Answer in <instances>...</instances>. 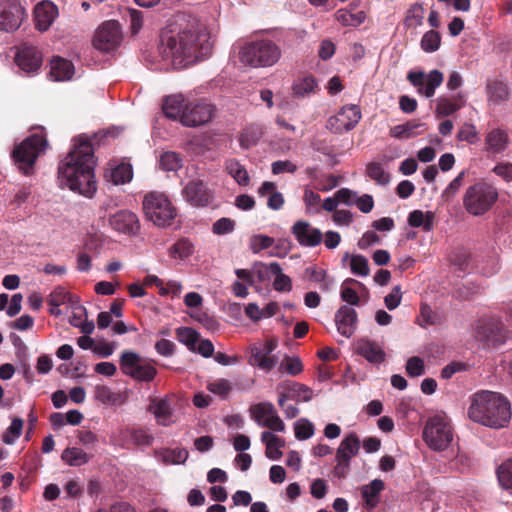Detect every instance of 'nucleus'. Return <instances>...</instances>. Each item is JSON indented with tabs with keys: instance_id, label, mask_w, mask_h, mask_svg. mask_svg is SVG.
Instances as JSON below:
<instances>
[{
	"instance_id": "62",
	"label": "nucleus",
	"mask_w": 512,
	"mask_h": 512,
	"mask_svg": "<svg viewBox=\"0 0 512 512\" xmlns=\"http://www.w3.org/2000/svg\"><path fill=\"white\" fill-rule=\"evenodd\" d=\"M350 282L352 283L356 281L353 279L345 280L341 287V299L350 305L356 306L359 304L360 299L357 292L353 288L346 286V284Z\"/></svg>"
},
{
	"instance_id": "57",
	"label": "nucleus",
	"mask_w": 512,
	"mask_h": 512,
	"mask_svg": "<svg viewBox=\"0 0 512 512\" xmlns=\"http://www.w3.org/2000/svg\"><path fill=\"white\" fill-rule=\"evenodd\" d=\"M157 374V370L150 364L141 365L133 371V375L130 377L139 380L149 382L154 379Z\"/></svg>"
},
{
	"instance_id": "26",
	"label": "nucleus",
	"mask_w": 512,
	"mask_h": 512,
	"mask_svg": "<svg viewBox=\"0 0 512 512\" xmlns=\"http://www.w3.org/2000/svg\"><path fill=\"white\" fill-rule=\"evenodd\" d=\"M510 143L508 132L501 128L491 129L486 137L485 144L488 152L499 154L504 152Z\"/></svg>"
},
{
	"instance_id": "37",
	"label": "nucleus",
	"mask_w": 512,
	"mask_h": 512,
	"mask_svg": "<svg viewBox=\"0 0 512 512\" xmlns=\"http://www.w3.org/2000/svg\"><path fill=\"white\" fill-rule=\"evenodd\" d=\"M271 274L275 275L273 281V287L279 292H289L292 289V281L289 276L282 272V268L279 263L272 262L269 264Z\"/></svg>"
},
{
	"instance_id": "4",
	"label": "nucleus",
	"mask_w": 512,
	"mask_h": 512,
	"mask_svg": "<svg viewBox=\"0 0 512 512\" xmlns=\"http://www.w3.org/2000/svg\"><path fill=\"white\" fill-rule=\"evenodd\" d=\"M281 54L277 44L264 39L245 44L239 51V60L253 68L271 67L279 61Z\"/></svg>"
},
{
	"instance_id": "17",
	"label": "nucleus",
	"mask_w": 512,
	"mask_h": 512,
	"mask_svg": "<svg viewBox=\"0 0 512 512\" xmlns=\"http://www.w3.org/2000/svg\"><path fill=\"white\" fill-rule=\"evenodd\" d=\"M213 115V107L205 102H188L182 124L187 127H197L209 122Z\"/></svg>"
},
{
	"instance_id": "27",
	"label": "nucleus",
	"mask_w": 512,
	"mask_h": 512,
	"mask_svg": "<svg viewBox=\"0 0 512 512\" xmlns=\"http://www.w3.org/2000/svg\"><path fill=\"white\" fill-rule=\"evenodd\" d=\"M356 351L372 364H380L385 360L383 348L378 343L368 339L359 340Z\"/></svg>"
},
{
	"instance_id": "45",
	"label": "nucleus",
	"mask_w": 512,
	"mask_h": 512,
	"mask_svg": "<svg viewBox=\"0 0 512 512\" xmlns=\"http://www.w3.org/2000/svg\"><path fill=\"white\" fill-rule=\"evenodd\" d=\"M23 425V419L18 417L13 418L10 426L2 435V441L7 445H13L16 442V440L21 436Z\"/></svg>"
},
{
	"instance_id": "47",
	"label": "nucleus",
	"mask_w": 512,
	"mask_h": 512,
	"mask_svg": "<svg viewBox=\"0 0 512 512\" xmlns=\"http://www.w3.org/2000/svg\"><path fill=\"white\" fill-rule=\"evenodd\" d=\"M207 389L214 395H217L221 398H226L233 390V384L228 379L218 378L208 382Z\"/></svg>"
},
{
	"instance_id": "14",
	"label": "nucleus",
	"mask_w": 512,
	"mask_h": 512,
	"mask_svg": "<svg viewBox=\"0 0 512 512\" xmlns=\"http://www.w3.org/2000/svg\"><path fill=\"white\" fill-rule=\"evenodd\" d=\"M475 337L483 342L497 345L507 338L504 324L498 319L479 320L474 328Z\"/></svg>"
},
{
	"instance_id": "58",
	"label": "nucleus",
	"mask_w": 512,
	"mask_h": 512,
	"mask_svg": "<svg viewBox=\"0 0 512 512\" xmlns=\"http://www.w3.org/2000/svg\"><path fill=\"white\" fill-rule=\"evenodd\" d=\"M274 244V239L266 235H254L250 239V248L253 253L268 249Z\"/></svg>"
},
{
	"instance_id": "10",
	"label": "nucleus",
	"mask_w": 512,
	"mask_h": 512,
	"mask_svg": "<svg viewBox=\"0 0 512 512\" xmlns=\"http://www.w3.org/2000/svg\"><path fill=\"white\" fill-rule=\"evenodd\" d=\"M250 412L258 426L266 427L273 432H284L286 430L285 423L272 403H258L251 407Z\"/></svg>"
},
{
	"instance_id": "48",
	"label": "nucleus",
	"mask_w": 512,
	"mask_h": 512,
	"mask_svg": "<svg viewBox=\"0 0 512 512\" xmlns=\"http://www.w3.org/2000/svg\"><path fill=\"white\" fill-rule=\"evenodd\" d=\"M295 437L298 440H307L315 433L314 424L306 418H301L294 423Z\"/></svg>"
},
{
	"instance_id": "23",
	"label": "nucleus",
	"mask_w": 512,
	"mask_h": 512,
	"mask_svg": "<svg viewBox=\"0 0 512 512\" xmlns=\"http://www.w3.org/2000/svg\"><path fill=\"white\" fill-rule=\"evenodd\" d=\"M35 27L39 31H46L58 16V8L50 1L38 3L34 9Z\"/></svg>"
},
{
	"instance_id": "13",
	"label": "nucleus",
	"mask_w": 512,
	"mask_h": 512,
	"mask_svg": "<svg viewBox=\"0 0 512 512\" xmlns=\"http://www.w3.org/2000/svg\"><path fill=\"white\" fill-rule=\"evenodd\" d=\"M408 81L417 88L419 94L427 98L435 94L436 89L443 83L444 75L439 70H432L429 73L422 71H410L407 75Z\"/></svg>"
},
{
	"instance_id": "3",
	"label": "nucleus",
	"mask_w": 512,
	"mask_h": 512,
	"mask_svg": "<svg viewBox=\"0 0 512 512\" xmlns=\"http://www.w3.org/2000/svg\"><path fill=\"white\" fill-rule=\"evenodd\" d=\"M468 418L485 427L501 429L511 420V405L508 399L498 392L481 390L470 397Z\"/></svg>"
},
{
	"instance_id": "25",
	"label": "nucleus",
	"mask_w": 512,
	"mask_h": 512,
	"mask_svg": "<svg viewBox=\"0 0 512 512\" xmlns=\"http://www.w3.org/2000/svg\"><path fill=\"white\" fill-rule=\"evenodd\" d=\"M126 392H115L109 386L98 384L94 387V399L106 406H121L127 401Z\"/></svg>"
},
{
	"instance_id": "43",
	"label": "nucleus",
	"mask_w": 512,
	"mask_h": 512,
	"mask_svg": "<svg viewBox=\"0 0 512 512\" xmlns=\"http://www.w3.org/2000/svg\"><path fill=\"white\" fill-rule=\"evenodd\" d=\"M423 126L422 123L416 121H408L405 124L396 125L390 129V136L398 139H408L417 133L415 130Z\"/></svg>"
},
{
	"instance_id": "28",
	"label": "nucleus",
	"mask_w": 512,
	"mask_h": 512,
	"mask_svg": "<svg viewBox=\"0 0 512 512\" xmlns=\"http://www.w3.org/2000/svg\"><path fill=\"white\" fill-rule=\"evenodd\" d=\"M465 103V96L461 92L452 96H441L437 99L435 112L438 116L446 117L458 111Z\"/></svg>"
},
{
	"instance_id": "22",
	"label": "nucleus",
	"mask_w": 512,
	"mask_h": 512,
	"mask_svg": "<svg viewBox=\"0 0 512 512\" xmlns=\"http://www.w3.org/2000/svg\"><path fill=\"white\" fill-rule=\"evenodd\" d=\"M19 68L27 73L36 72L42 65V56L36 47L23 45L16 55Z\"/></svg>"
},
{
	"instance_id": "44",
	"label": "nucleus",
	"mask_w": 512,
	"mask_h": 512,
	"mask_svg": "<svg viewBox=\"0 0 512 512\" xmlns=\"http://www.w3.org/2000/svg\"><path fill=\"white\" fill-rule=\"evenodd\" d=\"M194 252V245L188 239H180L169 248V255L174 259L184 260Z\"/></svg>"
},
{
	"instance_id": "59",
	"label": "nucleus",
	"mask_w": 512,
	"mask_h": 512,
	"mask_svg": "<svg viewBox=\"0 0 512 512\" xmlns=\"http://www.w3.org/2000/svg\"><path fill=\"white\" fill-rule=\"evenodd\" d=\"M406 372L410 377H418L425 373L424 361L417 356L408 359L406 363Z\"/></svg>"
},
{
	"instance_id": "33",
	"label": "nucleus",
	"mask_w": 512,
	"mask_h": 512,
	"mask_svg": "<svg viewBox=\"0 0 512 512\" xmlns=\"http://www.w3.org/2000/svg\"><path fill=\"white\" fill-rule=\"evenodd\" d=\"M384 489V482L381 479H374L369 484L361 487V495L366 505L370 508L376 506L378 502V496Z\"/></svg>"
},
{
	"instance_id": "12",
	"label": "nucleus",
	"mask_w": 512,
	"mask_h": 512,
	"mask_svg": "<svg viewBox=\"0 0 512 512\" xmlns=\"http://www.w3.org/2000/svg\"><path fill=\"white\" fill-rule=\"evenodd\" d=\"M361 119V111L357 105L343 106L340 111L329 118L327 127L335 134H341L353 129Z\"/></svg>"
},
{
	"instance_id": "34",
	"label": "nucleus",
	"mask_w": 512,
	"mask_h": 512,
	"mask_svg": "<svg viewBox=\"0 0 512 512\" xmlns=\"http://www.w3.org/2000/svg\"><path fill=\"white\" fill-rule=\"evenodd\" d=\"M61 459L69 466L78 467L88 463L91 456L81 448L68 447L62 452Z\"/></svg>"
},
{
	"instance_id": "15",
	"label": "nucleus",
	"mask_w": 512,
	"mask_h": 512,
	"mask_svg": "<svg viewBox=\"0 0 512 512\" xmlns=\"http://www.w3.org/2000/svg\"><path fill=\"white\" fill-rule=\"evenodd\" d=\"M276 347L274 339L255 344L251 348V364L266 372L272 370L277 364V358L272 355Z\"/></svg>"
},
{
	"instance_id": "41",
	"label": "nucleus",
	"mask_w": 512,
	"mask_h": 512,
	"mask_svg": "<svg viewBox=\"0 0 512 512\" xmlns=\"http://www.w3.org/2000/svg\"><path fill=\"white\" fill-rule=\"evenodd\" d=\"M366 174L378 185L386 186L390 182V174L379 162H370L366 166Z\"/></svg>"
},
{
	"instance_id": "49",
	"label": "nucleus",
	"mask_w": 512,
	"mask_h": 512,
	"mask_svg": "<svg viewBox=\"0 0 512 512\" xmlns=\"http://www.w3.org/2000/svg\"><path fill=\"white\" fill-rule=\"evenodd\" d=\"M441 42L440 34L437 31H427L421 39V48L427 52L432 53L439 49Z\"/></svg>"
},
{
	"instance_id": "42",
	"label": "nucleus",
	"mask_w": 512,
	"mask_h": 512,
	"mask_svg": "<svg viewBox=\"0 0 512 512\" xmlns=\"http://www.w3.org/2000/svg\"><path fill=\"white\" fill-rule=\"evenodd\" d=\"M466 171H461L442 191L441 198L444 202L449 203L454 200L464 184Z\"/></svg>"
},
{
	"instance_id": "16",
	"label": "nucleus",
	"mask_w": 512,
	"mask_h": 512,
	"mask_svg": "<svg viewBox=\"0 0 512 512\" xmlns=\"http://www.w3.org/2000/svg\"><path fill=\"white\" fill-rule=\"evenodd\" d=\"M26 16L24 7L18 3L0 4V30L13 32L17 30Z\"/></svg>"
},
{
	"instance_id": "61",
	"label": "nucleus",
	"mask_w": 512,
	"mask_h": 512,
	"mask_svg": "<svg viewBox=\"0 0 512 512\" xmlns=\"http://www.w3.org/2000/svg\"><path fill=\"white\" fill-rule=\"evenodd\" d=\"M235 229V221L230 218H220L218 219L212 227V231L216 235H225L233 232Z\"/></svg>"
},
{
	"instance_id": "21",
	"label": "nucleus",
	"mask_w": 512,
	"mask_h": 512,
	"mask_svg": "<svg viewBox=\"0 0 512 512\" xmlns=\"http://www.w3.org/2000/svg\"><path fill=\"white\" fill-rule=\"evenodd\" d=\"M110 226L124 234H136L139 231L140 223L137 215L131 211L122 210L109 218Z\"/></svg>"
},
{
	"instance_id": "8",
	"label": "nucleus",
	"mask_w": 512,
	"mask_h": 512,
	"mask_svg": "<svg viewBox=\"0 0 512 512\" xmlns=\"http://www.w3.org/2000/svg\"><path fill=\"white\" fill-rule=\"evenodd\" d=\"M423 439L433 450H445L453 439L452 427L445 415L431 417L423 430Z\"/></svg>"
},
{
	"instance_id": "35",
	"label": "nucleus",
	"mask_w": 512,
	"mask_h": 512,
	"mask_svg": "<svg viewBox=\"0 0 512 512\" xmlns=\"http://www.w3.org/2000/svg\"><path fill=\"white\" fill-rule=\"evenodd\" d=\"M488 101L492 104H500L508 99V88L506 84L498 80H489L487 83Z\"/></svg>"
},
{
	"instance_id": "7",
	"label": "nucleus",
	"mask_w": 512,
	"mask_h": 512,
	"mask_svg": "<svg viewBox=\"0 0 512 512\" xmlns=\"http://www.w3.org/2000/svg\"><path fill=\"white\" fill-rule=\"evenodd\" d=\"M48 146L47 140L42 135H32L17 145L12 156L20 171L29 174L37 157Z\"/></svg>"
},
{
	"instance_id": "18",
	"label": "nucleus",
	"mask_w": 512,
	"mask_h": 512,
	"mask_svg": "<svg viewBox=\"0 0 512 512\" xmlns=\"http://www.w3.org/2000/svg\"><path fill=\"white\" fill-rule=\"evenodd\" d=\"M292 233L301 246L315 247L323 240V234L307 221H297L292 227Z\"/></svg>"
},
{
	"instance_id": "24",
	"label": "nucleus",
	"mask_w": 512,
	"mask_h": 512,
	"mask_svg": "<svg viewBox=\"0 0 512 512\" xmlns=\"http://www.w3.org/2000/svg\"><path fill=\"white\" fill-rule=\"evenodd\" d=\"M148 410L153 413L159 425L170 426L174 423L173 409L168 397L151 399Z\"/></svg>"
},
{
	"instance_id": "54",
	"label": "nucleus",
	"mask_w": 512,
	"mask_h": 512,
	"mask_svg": "<svg viewBox=\"0 0 512 512\" xmlns=\"http://www.w3.org/2000/svg\"><path fill=\"white\" fill-rule=\"evenodd\" d=\"M178 340L185 344L190 350H194V346L198 341V333L189 327H180L177 329Z\"/></svg>"
},
{
	"instance_id": "53",
	"label": "nucleus",
	"mask_w": 512,
	"mask_h": 512,
	"mask_svg": "<svg viewBox=\"0 0 512 512\" xmlns=\"http://www.w3.org/2000/svg\"><path fill=\"white\" fill-rule=\"evenodd\" d=\"M350 268L353 274L366 277L370 273L368 260L362 255H353L350 260Z\"/></svg>"
},
{
	"instance_id": "46",
	"label": "nucleus",
	"mask_w": 512,
	"mask_h": 512,
	"mask_svg": "<svg viewBox=\"0 0 512 512\" xmlns=\"http://www.w3.org/2000/svg\"><path fill=\"white\" fill-rule=\"evenodd\" d=\"M140 364V356L132 351H124L120 356V367L125 375H133V371Z\"/></svg>"
},
{
	"instance_id": "19",
	"label": "nucleus",
	"mask_w": 512,
	"mask_h": 512,
	"mask_svg": "<svg viewBox=\"0 0 512 512\" xmlns=\"http://www.w3.org/2000/svg\"><path fill=\"white\" fill-rule=\"evenodd\" d=\"M185 200L192 206L204 207L209 203L210 192L199 179L189 181L182 190Z\"/></svg>"
},
{
	"instance_id": "9",
	"label": "nucleus",
	"mask_w": 512,
	"mask_h": 512,
	"mask_svg": "<svg viewBox=\"0 0 512 512\" xmlns=\"http://www.w3.org/2000/svg\"><path fill=\"white\" fill-rule=\"evenodd\" d=\"M361 447L359 437L355 432H350L341 440L335 455L336 465L333 475L338 479L346 478L350 471L351 460L358 455Z\"/></svg>"
},
{
	"instance_id": "1",
	"label": "nucleus",
	"mask_w": 512,
	"mask_h": 512,
	"mask_svg": "<svg viewBox=\"0 0 512 512\" xmlns=\"http://www.w3.org/2000/svg\"><path fill=\"white\" fill-rule=\"evenodd\" d=\"M211 49L212 43L206 27L196 21L178 31H164L159 46L162 58L175 69H184L206 58Z\"/></svg>"
},
{
	"instance_id": "32",
	"label": "nucleus",
	"mask_w": 512,
	"mask_h": 512,
	"mask_svg": "<svg viewBox=\"0 0 512 512\" xmlns=\"http://www.w3.org/2000/svg\"><path fill=\"white\" fill-rule=\"evenodd\" d=\"M318 90V83L312 76L298 78L292 85L293 95L298 99H303L312 94H316Z\"/></svg>"
},
{
	"instance_id": "30",
	"label": "nucleus",
	"mask_w": 512,
	"mask_h": 512,
	"mask_svg": "<svg viewBox=\"0 0 512 512\" xmlns=\"http://www.w3.org/2000/svg\"><path fill=\"white\" fill-rule=\"evenodd\" d=\"M261 442L265 444V455L270 460H279L283 453L281 449L285 446L283 438L274 434L273 431H264L261 434Z\"/></svg>"
},
{
	"instance_id": "36",
	"label": "nucleus",
	"mask_w": 512,
	"mask_h": 512,
	"mask_svg": "<svg viewBox=\"0 0 512 512\" xmlns=\"http://www.w3.org/2000/svg\"><path fill=\"white\" fill-rule=\"evenodd\" d=\"M434 219L435 213L432 211L414 210L408 216V223L412 227H423L428 232L433 229Z\"/></svg>"
},
{
	"instance_id": "39",
	"label": "nucleus",
	"mask_w": 512,
	"mask_h": 512,
	"mask_svg": "<svg viewBox=\"0 0 512 512\" xmlns=\"http://www.w3.org/2000/svg\"><path fill=\"white\" fill-rule=\"evenodd\" d=\"M110 182L115 185L125 184L130 182L133 177V170L130 164L122 163L118 166L111 168L107 175Z\"/></svg>"
},
{
	"instance_id": "20",
	"label": "nucleus",
	"mask_w": 512,
	"mask_h": 512,
	"mask_svg": "<svg viewBox=\"0 0 512 512\" xmlns=\"http://www.w3.org/2000/svg\"><path fill=\"white\" fill-rule=\"evenodd\" d=\"M357 322L356 310L348 305H342L335 314L337 330L346 338H350L355 333Z\"/></svg>"
},
{
	"instance_id": "2",
	"label": "nucleus",
	"mask_w": 512,
	"mask_h": 512,
	"mask_svg": "<svg viewBox=\"0 0 512 512\" xmlns=\"http://www.w3.org/2000/svg\"><path fill=\"white\" fill-rule=\"evenodd\" d=\"M94 148L86 136L74 139L73 148L58 167V177L70 190L91 198L96 190Z\"/></svg>"
},
{
	"instance_id": "52",
	"label": "nucleus",
	"mask_w": 512,
	"mask_h": 512,
	"mask_svg": "<svg viewBox=\"0 0 512 512\" xmlns=\"http://www.w3.org/2000/svg\"><path fill=\"white\" fill-rule=\"evenodd\" d=\"M280 371L296 376L303 371V364L298 357H285L279 366Z\"/></svg>"
},
{
	"instance_id": "55",
	"label": "nucleus",
	"mask_w": 512,
	"mask_h": 512,
	"mask_svg": "<svg viewBox=\"0 0 512 512\" xmlns=\"http://www.w3.org/2000/svg\"><path fill=\"white\" fill-rule=\"evenodd\" d=\"M130 441L135 445L149 446L152 444L153 436L141 429L127 430Z\"/></svg>"
},
{
	"instance_id": "31",
	"label": "nucleus",
	"mask_w": 512,
	"mask_h": 512,
	"mask_svg": "<svg viewBox=\"0 0 512 512\" xmlns=\"http://www.w3.org/2000/svg\"><path fill=\"white\" fill-rule=\"evenodd\" d=\"M74 74L73 64L63 58L55 57L50 63V76L55 81L70 80Z\"/></svg>"
},
{
	"instance_id": "5",
	"label": "nucleus",
	"mask_w": 512,
	"mask_h": 512,
	"mask_svg": "<svg viewBox=\"0 0 512 512\" xmlns=\"http://www.w3.org/2000/svg\"><path fill=\"white\" fill-rule=\"evenodd\" d=\"M498 200L497 188L484 180L470 185L463 195V207L473 216L487 213Z\"/></svg>"
},
{
	"instance_id": "29",
	"label": "nucleus",
	"mask_w": 512,
	"mask_h": 512,
	"mask_svg": "<svg viewBox=\"0 0 512 512\" xmlns=\"http://www.w3.org/2000/svg\"><path fill=\"white\" fill-rule=\"evenodd\" d=\"M187 104L188 102L182 94H175L165 98L162 109L168 118L179 120L182 123Z\"/></svg>"
},
{
	"instance_id": "38",
	"label": "nucleus",
	"mask_w": 512,
	"mask_h": 512,
	"mask_svg": "<svg viewBox=\"0 0 512 512\" xmlns=\"http://www.w3.org/2000/svg\"><path fill=\"white\" fill-rule=\"evenodd\" d=\"M225 168L228 174L241 186H247L250 182V177L243 165L235 159H229L225 163Z\"/></svg>"
},
{
	"instance_id": "56",
	"label": "nucleus",
	"mask_w": 512,
	"mask_h": 512,
	"mask_svg": "<svg viewBox=\"0 0 512 512\" xmlns=\"http://www.w3.org/2000/svg\"><path fill=\"white\" fill-rule=\"evenodd\" d=\"M424 18V9L420 4H414L408 10L407 16L405 18V23L407 26H420L423 22Z\"/></svg>"
},
{
	"instance_id": "64",
	"label": "nucleus",
	"mask_w": 512,
	"mask_h": 512,
	"mask_svg": "<svg viewBox=\"0 0 512 512\" xmlns=\"http://www.w3.org/2000/svg\"><path fill=\"white\" fill-rule=\"evenodd\" d=\"M402 298L400 286H395L392 291L385 296L384 302L389 310H394L400 305Z\"/></svg>"
},
{
	"instance_id": "40",
	"label": "nucleus",
	"mask_w": 512,
	"mask_h": 512,
	"mask_svg": "<svg viewBox=\"0 0 512 512\" xmlns=\"http://www.w3.org/2000/svg\"><path fill=\"white\" fill-rule=\"evenodd\" d=\"M189 453L184 448L164 449L159 452V457L164 464L179 465L186 462Z\"/></svg>"
},
{
	"instance_id": "6",
	"label": "nucleus",
	"mask_w": 512,
	"mask_h": 512,
	"mask_svg": "<svg viewBox=\"0 0 512 512\" xmlns=\"http://www.w3.org/2000/svg\"><path fill=\"white\" fill-rule=\"evenodd\" d=\"M143 210L145 217L161 228L169 227L177 216V209L168 196L158 191L149 192L144 196Z\"/></svg>"
},
{
	"instance_id": "11",
	"label": "nucleus",
	"mask_w": 512,
	"mask_h": 512,
	"mask_svg": "<svg viewBox=\"0 0 512 512\" xmlns=\"http://www.w3.org/2000/svg\"><path fill=\"white\" fill-rule=\"evenodd\" d=\"M121 29L117 21L104 22L96 31L93 45L103 52H110L117 48L121 42Z\"/></svg>"
},
{
	"instance_id": "51",
	"label": "nucleus",
	"mask_w": 512,
	"mask_h": 512,
	"mask_svg": "<svg viewBox=\"0 0 512 512\" xmlns=\"http://www.w3.org/2000/svg\"><path fill=\"white\" fill-rule=\"evenodd\" d=\"M500 485L505 489H512V459L502 463L497 469Z\"/></svg>"
},
{
	"instance_id": "60",
	"label": "nucleus",
	"mask_w": 512,
	"mask_h": 512,
	"mask_svg": "<svg viewBox=\"0 0 512 512\" xmlns=\"http://www.w3.org/2000/svg\"><path fill=\"white\" fill-rule=\"evenodd\" d=\"M457 138L460 141H466L470 144L478 141V133L473 124H464L458 131Z\"/></svg>"
},
{
	"instance_id": "63",
	"label": "nucleus",
	"mask_w": 512,
	"mask_h": 512,
	"mask_svg": "<svg viewBox=\"0 0 512 512\" xmlns=\"http://www.w3.org/2000/svg\"><path fill=\"white\" fill-rule=\"evenodd\" d=\"M469 253L464 248H457L451 255V263L459 270H465L468 266Z\"/></svg>"
},
{
	"instance_id": "50",
	"label": "nucleus",
	"mask_w": 512,
	"mask_h": 512,
	"mask_svg": "<svg viewBox=\"0 0 512 512\" xmlns=\"http://www.w3.org/2000/svg\"><path fill=\"white\" fill-rule=\"evenodd\" d=\"M181 166L182 160L175 152L167 151L160 157V167L165 171H177Z\"/></svg>"
}]
</instances>
